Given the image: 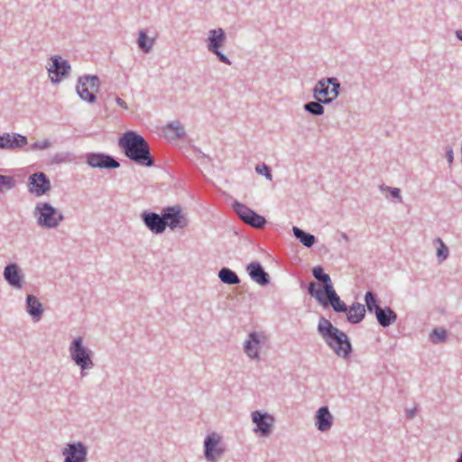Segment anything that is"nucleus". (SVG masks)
<instances>
[{"label":"nucleus","instance_id":"obj_7","mask_svg":"<svg viewBox=\"0 0 462 462\" xmlns=\"http://www.w3.org/2000/svg\"><path fill=\"white\" fill-rule=\"evenodd\" d=\"M339 82L336 78L321 79L313 88L316 99H321L325 104L331 103L339 94Z\"/></svg>","mask_w":462,"mask_h":462},{"label":"nucleus","instance_id":"obj_12","mask_svg":"<svg viewBox=\"0 0 462 462\" xmlns=\"http://www.w3.org/2000/svg\"><path fill=\"white\" fill-rule=\"evenodd\" d=\"M27 189L30 194L35 197H42L51 191V180L44 172H34L28 178Z\"/></svg>","mask_w":462,"mask_h":462},{"label":"nucleus","instance_id":"obj_4","mask_svg":"<svg viewBox=\"0 0 462 462\" xmlns=\"http://www.w3.org/2000/svg\"><path fill=\"white\" fill-rule=\"evenodd\" d=\"M69 354L71 361L80 369V376L85 377L88 371L95 366L93 351L84 344V338L80 336L72 339L69 346Z\"/></svg>","mask_w":462,"mask_h":462},{"label":"nucleus","instance_id":"obj_39","mask_svg":"<svg viewBox=\"0 0 462 462\" xmlns=\"http://www.w3.org/2000/svg\"><path fill=\"white\" fill-rule=\"evenodd\" d=\"M418 411L417 407H413L411 409H406L405 410V415L408 420L412 419Z\"/></svg>","mask_w":462,"mask_h":462},{"label":"nucleus","instance_id":"obj_15","mask_svg":"<svg viewBox=\"0 0 462 462\" xmlns=\"http://www.w3.org/2000/svg\"><path fill=\"white\" fill-rule=\"evenodd\" d=\"M85 157L87 164L91 168L111 170L120 167L115 157L104 152H88Z\"/></svg>","mask_w":462,"mask_h":462},{"label":"nucleus","instance_id":"obj_44","mask_svg":"<svg viewBox=\"0 0 462 462\" xmlns=\"http://www.w3.org/2000/svg\"><path fill=\"white\" fill-rule=\"evenodd\" d=\"M456 462H462V452L459 454V457H457Z\"/></svg>","mask_w":462,"mask_h":462},{"label":"nucleus","instance_id":"obj_30","mask_svg":"<svg viewBox=\"0 0 462 462\" xmlns=\"http://www.w3.org/2000/svg\"><path fill=\"white\" fill-rule=\"evenodd\" d=\"M448 338V332L443 328H435L430 334V340L433 344H441Z\"/></svg>","mask_w":462,"mask_h":462},{"label":"nucleus","instance_id":"obj_17","mask_svg":"<svg viewBox=\"0 0 462 462\" xmlns=\"http://www.w3.org/2000/svg\"><path fill=\"white\" fill-rule=\"evenodd\" d=\"M64 462H86L88 450L82 442L69 443L63 449Z\"/></svg>","mask_w":462,"mask_h":462},{"label":"nucleus","instance_id":"obj_21","mask_svg":"<svg viewBox=\"0 0 462 462\" xmlns=\"http://www.w3.org/2000/svg\"><path fill=\"white\" fill-rule=\"evenodd\" d=\"M314 419L315 426L321 432L329 430L333 425V416L328 406L319 408Z\"/></svg>","mask_w":462,"mask_h":462},{"label":"nucleus","instance_id":"obj_32","mask_svg":"<svg viewBox=\"0 0 462 462\" xmlns=\"http://www.w3.org/2000/svg\"><path fill=\"white\" fill-rule=\"evenodd\" d=\"M15 181L12 176L0 174V192L13 189Z\"/></svg>","mask_w":462,"mask_h":462},{"label":"nucleus","instance_id":"obj_13","mask_svg":"<svg viewBox=\"0 0 462 462\" xmlns=\"http://www.w3.org/2000/svg\"><path fill=\"white\" fill-rule=\"evenodd\" d=\"M252 421L255 425L253 431L263 438L270 436L275 419L268 412L254 411L251 413Z\"/></svg>","mask_w":462,"mask_h":462},{"label":"nucleus","instance_id":"obj_5","mask_svg":"<svg viewBox=\"0 0 462 462\" xmlns=\"http://www.w3.org/2000/svg\"><path fill=\"white\" fill-rule=\"evenodd\" d=\"M38 226L43 229H56L64 221L61 211L50 202H38L32 211Z\"/></svg>","mask_w":462,"mask_h":462},{"label":"nucleus","instance_id":"obj_41","mask_svg":"<svg viewBox=\"0 0 462 462\" xmlns=\"http://www.w3.org/2000/svg\"><path fill=\"white\" fill-rule=\"evenodd\" d=\"M54 160L56 162H64L65 157L62 154H56Z\"/></svg>","mask_w":462,"mask_h":462},{"label":"nucleus","instance_id":"obj_3","mask_svg":"<svg viewBox=\"0 0 462 462\" xmlns=\"http://www.w3.org/2000/svg\"><path fill=\"white\" fill-rule=\"evenodd\" d=\"M318 333L337 356L346 358V334L321 316L319 319Z\"/></svg>","mask_w":462,"mask_h":462},{"label":"nucleus","instance_id":"obj_29","mask_svg":"<svg viewBox=\"0 0 462 462\" xmlns=\"http://www.w3.org/2000/svg\"><path fill=\"white\" fill-rule=\"evenodd\" d=\"M233 208L236 215L239 217V218L243 222H246L248 217L253 214L254 210L245 206V204H242L240 202L235 201L233 204Z\"/></svg>","mask_w":462,"mask_h":462},{"label":"nucleus","instance_id":"obj_16","mask_svg":"<svg viewBox=\"0 0 462 462\" xmlns=\"http://www.w3.org/2000/svg\"><path fill=\"white\" fill-rule=\"evenodd\" d=\"M265 340V336L256 331L250 332L244 343V351L252 360H259V350Z\"/></svg>","mask_w":462,"mask_h":462},{"label":"nucleus","instance_id":"obj_18","mask_svg":"<svg viewBox=\"0 0 462 462\" xmlns=\"http://www.w3.org/2000/svg\"><path fill=\"white\" fill-rule=\"evenodd\" d=\"M5 282L14 289H22L23 287L24 274L17 263L7 264L3 273Z\"/></svg>","mask_w":462,"mask_h":462},{"label":"nucleus","instance_id":"obj_2","mask_svg":"<svg viewBox=\"0 0 462 462\" xmlns=\"http://www.w3.org/2000/svg\"><path fill=\"white\" fill-rule=\"evenodd\" d=\"M118 145L125 155L138 165L151 167L154 165L148 142L134 131H126L118 140Z\"/></svg>","mask_w":462,"mask_h":462},{"label":"nucleus","instance_id":"obj_14","mask_svg":"<svg viewBox=\"0 0 462 462\" xmlns=\"http://www.w3.org/2000/svg\"><path fill=\"white\" fill-rule=\"evenodd\" d=\"M51 65L48 68L50 79L52 83H59L71 72L69 62L60 55L51 58Z\"/></svg>","mask_w":462,"mask_h":462},{"label":"nucleus","instance_id":"obj_8","mask_svg":"<svg viewBox=\"0 0 462 462\" xmlns=\"http://www.w3.org/2000/svg\"><path fill=\"white\" fill-rule=\"evenodd\" d=\"M100 87L97 76L85 75L79 78L76 91L81 100L93 104L97 100L96 94Z\"/></svg>","mask_w":462,"mask_h":462},{"label":"nucleus","instance_id":"obj_42","mask_svg":"<svg viewBox=\"0 0 462 462\" xmlns=\"http://www.w3.org/2000/svg\"><path fill=\"white\" fill-rule=\"evenodd\" d=\"M456 37L462 42V30H457L455 32Z\"/></svg>","mask_w":462,"mask_h":462},{"label":"nucleus","instance_id":"obj_38","mask_svg":"<svg viewBox=\"0 0 462 462\" xmlns=\"http://www.w3.org/2000/svg\"><path fill=\"white\" fill-rule=\"evenodd\" d=\"M446 158L450 166L454 161V152H453V149L450 145H448L446 147Z\"/></svg>","mask_w":462,"mask_h":462},{"label":"nucleus","instance_id":"obj_35","mask_svg":"<svg viewBox=\"0 0 462 462\" xmlns=\"http://www.w3.org/2000/svg\"><path fill=\"white\" fill-rule=\"evenodd\" d=\"M437 241L440 243V246L437 249V257L439 262H442L448 256V247L442 242L440 238H438Z\"/></svg>","mask_w":462,"mask_h":462},{"label":"nucleus","instance_id":"obj_20","mask_svg":"<svg viewBox=\"0 0 462 462\" xmlns=\"http://www.w3.org/2000/svg\"><path fill=\"white\" fill-rule=\"evenodd\" d=\"M27 144V138L17 133H4L0 134V149L16 150Z\"/></svg>","mask_w":462,"mask_h":462},{"label":"nucleus","instance_id":"obj_36","mask_svg":"<svg viewBox=\"0 0 462 462\" xmlns=\"http://www.w3.org/2000/svg\"><path fill=\"white\" fill-rule=\"evenodd\" d=\"M255 171L257 173L263 175L266 179L272 180L271 169L266 164L263 163L256 165Z\"/></svg>","mask_w":462,"mask_h":462},{"label":"nucleus","instance_id":"obj_11","mask_svg":"<svg viewBox=\"0 0 462 462\" xmlns=\"http://www.w3.org/2000/svg\"><path fill=\"white\" fill-rule=\"evenodd\" d=\"M226 451L222 437L217 432H211L204 440V456L209 462H217Z\"/></svg>","mask_w":462,"mask_h":462},{"label":"nucleus","instance_id":"obj_6","mask_svg":"<svg viewBox=\"0 0 462 462\" xmlns=\"http://www.w3.org/2000/svg\"><path fill=\"white\" fill-rule=\"evenodd\" d=\"M366 310L370 314H374L377 323L383 328H388L397 320V313L390 307H381L380 299L372 291L365 294Z\"/></svg>","mask_w":462,"mask_h":462},{"label":"nucleus","instance_id":"obj_40","mask_svg":"<svg viewBox=\"0 0 462 462\" xmlns=\"http://www.w3.org/2000/svg\"><path fill=\"white\" fill-rule=\"evenodd\" d=\"M116 102L122 108H124L125 110L128 109V106H127L126 102L125 100H123L121 97H116Z\"/></svg>","mask_w":462,"mask_h":462},{"label":"nucleus","instance_id":"obj_34","mask_svg":"<svg viewBox=\"0 0 462 462\" xmlns=\"http://www.w3.org/2000/svg\"><path fill=\"white\" fill-rule=\"evenodd\" d=\"M168 128L173 130L179 139H181L186 135L183 125L178 121L169 123Z\"/></svg>","mask_w":462,"mask_h":462},{"label":"nucleus","instance_id":"obj_27","mask_svg":"<svg viewBox=\"0 0 462 462\" xmlns=\"http://www.w3.org/2000/svg\"><path fill=\"white\" fill-rule=\"evenodd\" d=\"M154 40L149 39L146 32L142 30L139 32L137 44L138 47L144 52L149 53L153 46Z\"/></svg>","mask_w":462,"mask_h":462},{"label":"nucleus","instance_id":"obj_43","mask_svg":"<svg viewBox=\"0 0 462 462\" xmlns=\"http://www.w3.org/2000/svg\"><path fill=\"white\" fill-rule=\"evenodd\" d=\"M351 352H352V345H351L350 341L348 340V357L350 356Z\"/></svg>","mask_w":462,"mask_h":462},{"label":"nucleus","instance_id":"obj_9","mask_svg":"<svg viewBox=\"0 0 462 462\" xmlns=\"http://www.w3.org/2000/svg\"><path fill=\"white\" fill-rule=\"evenodd\" d=\"M165 229L171 230L184 229L189 225L187 215L180 205L165 207L162 209Z\"/></svg>","mask_w":462,"mask_h":462},{"label":"nucleus","instance_id":"obj_24","mask_svg":"<svg viewBox=\"0 0 462 462\" xmlns=\"http://www.w3.org/2000/svg\"><path fill=\"white\" fill-rule=\"evenodd\" d=\"M365 305H362L358 302H354L352 305L348 306V323H360L365 318Z\"/></svg>","mask_w":462,"mask_h":462},{"label":"nucleus","instance_id":"obj_10","mask_svg":"<svg viewBox=\"0 0 462 462\" xmlns=\"http://www.w3.org/2000/svg\"><path fill=\"white\" fill-rule=\"evenodd\" d=\"M226 40V33L222 28L211 29L208 31L206 40L207 49L209 52L215 54L219 61L226 65H231V60L220 51Z\"/></svg>","mask_w":462,"mask_h":462},{"label":"nucleus","instance_id":"obj_33","mask_svg":"<svg viewBox=\"0 0 462 462\" xmlns=\"http://www.w3.org/2000/svg\"><path fill=\"white\" fill-rule=\"evenodd\" d=\"M381 188L384 189L383 186H382ZM385 189L388 191V195L386 197L389 199L398 203L402 202L401 189L399 188L386 186Z\"/></svg>","mask_w":462,"mask_h":462},{"label":"nucleus","instance_id":"obj_19","mask_svg":"<svg viewBox=\"0 0 462 462\" xmlns=\"http://www.w3.org/2000/svg\"><path fill=\"white\" fill-rule=\"evenodd\" d=\"M144 226L155 235L162 234L165 231V224L162 214L156 212L143 211L141 215Z\"/></svg>","mask_w":462,"mask_h":462},{"label":"nucleus","instance_id":"obj_1","mask_svg":"<svg viewBox=\"0 0 462 462\" xmlns=\"http://www.w3.org/2000/svg\"><path fill=\"white\" fill-rule=\"evenodd\" d=\"M312 274L316 280L323 283V287H317L314 282L308 286V292L324 308L331 307L337 313L346 312V304L337 294L330 276L326 273L321 266H315Z\"/></svg>","mask_w":462,"mask_h":462},{"label":"nucleus","instance_id":"obj_23","mask_svg":"<svg viewBox=\"0 0 462 462\" xmlns=\"http://www.w3.org/2000/svg\"><path fill=\"white\" fill-rule=\"evenodd\" d=\"M25 309L34 322L41 320L43 314V307L40 300L33 295L29 294L26 297Z\"/></svg>","mask_w":462,"mask_h":462},{"label":"nucleus","instance_id":"obj_26","mask_svg":"<svg viewBox=\"0 0 462 462\" xmlns=\"http://www.w3.org/2000/svg\"><path fill=\"white\" fill-rule=\"evenodd\" d=\"M292 232L294 236L306 247L310 248L315 244L316 237L313 235L307 233L297 226H293Z\"/></svg>","mask_w":462,"mask_h":462},{"label":"nucleus","instance_id":"obj_31","mask_svg":"<svg viewBox=\"0 0 462 462\" xmlns=\"http://www.w3.org/2000/svg\"><path fill=\"white\" fill-rule=\"evenodd\" d=\"M245 224L252 227L260 229L265 226L266 219L263 216L254 211L253 214H251V216L246 220Z\"/></svg>","mask_w":462,"mask_h":462},{"label":"nucleus","instance_id":"obj_28","mask_svg":"<svg viewBox=\"0 0 462 462\" xmlns=\"http://www.w3.org/2000/svg\"><path fill=\"white\" fill-rule=\"evenodd\" d=\"M317 101H310L304 104V110L312 116H321L324 114V106L325 104L321 102V99H316Z\"/></svg>","mask_w":462,"mask_h":462},{"label":"nucleus","instance_id":"obj_37","mask_svg":"<svg viewBox=\"0 0 462 462\" xmlns=\"http://www.w3.org/2000/svg\"><path fill=\"white\" fill-rule=\"evenodd\" d=\"M51 146V142L48 139L37 141L31 145V150H45Z\"/></svg>","mask_w":462,"mask_h":462},{"label":"nucleus","instance_id":"obj_45","mask_svg":"<svg viewBox=\"0 0 462 462\" xmlns=\"http://www.w3.org/2000/svg\"><path fill=\"white\" fill-rule=\"evenodd\" d=\"M342 237H343L344 239H346V235L345 233H344V234H342Z\"/></svg>","mask_w":462,"mask_h":462},{"label":"nucleus","instance_id":"obj_22","mask_svg":"<svg viewBox=\"0 0 462 462\" xmlns=\"http://www.w3.org/2000/svg\"><path fill=\"white\" fill-rule=\"evenodd\" d=\"M250 278L256 283L264 286L270 283V276L258 262H253L246 268Z\"/></svg>","mask_w":462,"mask_h":462},{"label":"nucleus","instance_id":"obj_25","mask_svg":"<svg viewBox=\"0 0 462 462\" xmlns=\"http://www.w3.org/2000/svg\"><path fill=\"white\" fill-rule=\"evenodd\" d=\"M218 278L220 281L228 285H236L240 283V278L238 275L227 267H223L218 272Z\"/></svg>","mask_w":462,"mask_h":462}]
</instances>
